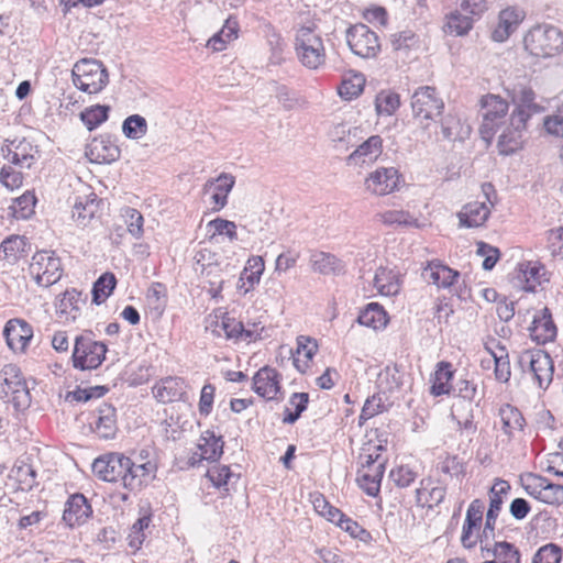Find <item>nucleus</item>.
<instances>
[{
  "label": "nucleus",
  "instance_id": "obj_35",
  "mask_svg": "<svg viewBox=\"0 0 563 563\" xmlns=\"http://www.w3.org/2000/svg\"><path fill=\"white\" fill-rule=\"evenodd\" d=\"M453 375L454 371L451 363L444 361L439 362L433 374L430 394L434 397L449 395L452 389L451 380Z\"/></svg>",
  "mask_w": 563,
  "mask_h": 563
},
{
  "label": "nucleus",
  "instance_id": "obj_9",
  "mask_svg": "<svg viewBox=\"0 0 563 563\" xmlns=\"http://www.w3.org/2000/svg\"><path fill=\"white\" fill-rule=\"evenodd\" d=\"M507 112L508 102L501 97L496 95H486L481 99V114L483 123L479 132L484 140L492 139Z\"/></svg>",
  "mask_w": 563,
  "mask_h": 563
},
{
  "label": "nucleus",
  "instance_id": "obj_20",
  "mask_svg": "<svg viewBox=\"0 0 563 563\" xmlns=\"http://www.w3.org/2000/svg\"><path fill=\"white\" fill-rule=\"evenodd\" d=\"M383 153V139L372 135L360 144L346 158L347 165L362 166L373 164Z\"/></svg>",
  "mask_w": 563,
  "mask_h": 563
},
{
  "label": "nucleus",
  "instance_id": "obj_10",
  "mask_svg": "<svg viewBox=\"0 0 563 563\" xmlns=\"http://www.w3.org/2000/svg\"><path fill=\"white\" fill-rule=\"evenodd\" d=\"M530 119V113L525 111H512L509 124L503 130L498 137L499 152L504 155H509L519 150L523 143V132L527 128V122Z\"/></svg>",
  "mask_w": 563,
  "mask_h": 563
},
{
  "label": "nucleus",
  "instance_id": "obj_50",
  "mask_svg": "<svg viewBox=\"0 0 563 563\" xmlns=\"http://www.w3.org/2000/svg\"><path fill=\"white\" fill-rule=\"evenodd\" d=\"M121 216L124 219L128 232L134 239H141L144 232V218L142 213L134 208L125 207L121 210Z\"/></svg>",
  "mask_w": 563,
  "mask_h": 563
},
{
  "label": "nucleus",
  "instance_id": "obj_4",
  "mask_svg": "<svg viewBox=\"0 0 563 563\" xmlns=\"http://www.w3.org/2000/svg\"><path fill=\"white\" fill-rule=\"evenodd\" d=\"M157 464L146 460L144 451L136 459L126 456L121 485L131 493H139L156 478Z\"/></svg>",
  "mask_w": 563,
  "mask_h": 563
},
{
  "label": "nucleus",
  "instance_id": "obj_52",
  "mask_svg": "<svg viewBox=\"0 0 563 563\" xmlns=\"http://www.w3.org/2000/svg\"><path fill=\"white\" fill-rule=\"evenodd\" d=\"M36 198L32 192L26 191L13 200L10 209L16 219H27L34 213Z\"/></svg>",
  "mask_w": 563,
  "mask_h": 563
},
{
  "label": "nucleus",
  "instance_id": "obj_24",
  "mask_svg": "<svg viewBox=\"0 0 563 563\" xmlns=\"http://www.w3.org/2000/svg\"><path fill=\"white\" fill-rule=\"evenodd\" d=\"M483 556L493 555L495 563H520L521 554L519 549L507 541H495L490 544V541H484L482 544Z\"/></svg>",
  "mask_w": 563,
  "mask_h": 563
},
{
  "label": "nucleus",
  "instance_id": "obj_28",
  "mask_svg": "<svg viewBox=\"0 0 563 563\" xmlns=\"http://www.w3.org/2000/svg\"><path fill=\"white\" fill-rule=\"evenodd\" d=\"M423 278L442 288H450L459 278L460 273L442 264L440 261H431L423 269Z\"/></svg>",
  "mask_w": 563,
  "mask_h": 563
},
{
  "label": "nucleus",
  "instance_id": "obj_1",
  "mask_svg": "<svg viewBox=\"0 0 563 563\" xmlns=\"http://www.w3.org/2000/svg\"><path fill=\"white\" fill-rule=\"evenodd\" d=\"M525 47L537 57H552L563 51V32L552 24H538L523 38Z\"/></svg>",
  "mask_w": 563,
  "mask_h": 563
},
{
  "label": "nucleus",
  "instance_id": "obj_30",
  "mask_svg": "<svg viewBox=\"0 0 563 563\" xmlns=\"http://www.w3.org/2000/svg\"><path fill=\"white\" fill-rule=\"evenodd\" d=\"M90 159L109 164L119 159L121 151L109 137H95L88 146Z\"/></svg>",
  "mask_w": 563,
  "mask_h": 563
},
{
  "label": "nucleus",
  "instance_id": "obj_64",
  "mask_svg": "<svg viewBox=\"0 0 563 563\" xmlns=\"http://www.w3.org/2000/svg\"><path fill=\"white\" fill-rule=\"evenodd\" d=\"M542 503L551 506L563 505V485L554 484L545 477Z\"/></svg>",
  "mask_w": 563,
  "mask_h": 563
},
{
  "label": "nucleus",
  "instance_id": "obj_16",
  "mask_svg": "<svg viewBox=\"0 0 563 563\" xmlns=\"http://www.w3.org/2000/svg\"><path fill=\"white\" fill-rule=\"evenodd\" d=\"M400 181V175L395 167H382L369 174L365 179L368 191L375 195H388L394 191Z\"/></svg>",
  "mask_w": 563,
  "mask_h": 563
},
{
  "label": "nucleus",
  "instance_id": "obj_47",
  "mask_svg": "<svg viewBox=\"0 0 563 563\" xmlns=\"http://www.w3.org/2000/svg\"><path fill=\"white\" fill-rule=\"evenodd\" d=\"M544 272V267L539 263L528 262L527 264H522L520 273L525 282L523 289L526 291H536L537 286L542 282Z\"/></svg>",
  "mask_w": 563,
  "mask_h": 563
},
{
  "label": "nucleus",
  "instance_id": "obj_8",
  "mask_svg": "<svg viewBox=\"0 0 563 563\" xmlns=\"http://www.w3.org/2000/svg\"><path fill=\"white\" fill-rule=\"evenodd\" d=\"M345 40L352 53L362 58H374L380 51L378 35L363 23L351 25Z\"/></svg>",
  "mask_w": 563,
  "mask_h": 563
},
{
  "label": "nucleus",
  "instance_id": "obj_48",
  "mask_svg": "<svg viewBox=\"0 0 563 563\" xmlns=\"http://www.w3.org/2000/svg\"><path fill=\"white\" fill-rule=\"evenodd\" d=\"M446 489L443 486H435L431 489L427 488H417L416 497L417 504L421 507L433 508L439 506L445 498Z\"/></svg>",
  "mask_w": 563,
  "mask_h": 563
},
{
  "label": "nucleus",
  "instance_id": "obj_57",
  "mask_svg": "<svg viewBox=\"0 0 563 563\" xmlns=\"http://www.w3.org/2000/svg\"><path fill=\"white\" fill-rule=\"evenodd\" d=\"M222 329L228 338H236L247 341H252L254 339L253 334L256 332V329L247 330L244 328L242 322L230 318L222 320Z\"/></svg>",
  "mask_w": 563,
  "mask_h": 563
},
{
  "label": "nucleus",
  "instance_id": "obj_56",
  "mask_svg": "<svg viewBox=\"0 0 563 563\" xmlns=\"http://www.w3.org/2000/svg\"><path fill=\"white\" fill-rule=\"evenodd\" d=\"M562 549L555 543H548L538 549L532 563H561Z\"/></svg>",
  "mask_w": 563,
  "mask_h": 563
},
{
  "label": "nucleus",
  "instance_id": "obj_37",
  "mask_svg": "<svg viewBox=\"0 0 563 563\" xmlns=\"http://www.w3.org/2000/svg\"><path fill=\"white\" fill-rule=\"evenodd\" d=\"M441 131L445 140L464 141L470 136L472 129L456 115L446 114L441 120Z\"/></svg>",
  "mask_w": 563,
  "mask_h": 563
},
{
  "label": "nucleus",
  "instance_id": "obj_46",
  "mask_svg": "<svg viewBox=\"0 0 563 563\" xmlns=\"http://www.w3.org/2000/svg\"><path fill=\"white\" fill-rule=\"evenodd\" d=\"M109 111V106H92L81 111L80 120L89 131H92L108 120Z\"/></svg>",
  "mask_w": 563,
  "mask_h": 563
},
{
  "label": "nucleus",
  "instance_id": "obj_27",
  "mask_svg": "<svg viewBox=\"0 0 563 563\" xmlns=\"http://www.w3.org/2000/svg\"><path fill=\"white\" fill-rule=\"evenodd\" d=\"M530 371L540 389H548L553 380L554 362L551 354H531Z\"/></svg>",
  "mask_w": 563,
  "mask_h": 563
},
{
  "label": "nucleus",
  "instance_id": "obj_44",
  "mask_svg": "<svg viewBox=\"0 0 563 563\" xmlns=\"http://www.w3.org/2000/svg\"><path fill=\"white\" fill-rule=\"evenodd\" d=\"M117 286V278L112 273L102 274L92 286V302L101 305L113 292Z\"/></svg>",
  "mask_w": 563,
  "mask_h": 563
},
{
  "label": "nucleus",
  "instance_id": "obj_62",
  "mask_svg": "<svg viewBox=\"0 0 563 563\" xmlns=\"http://www.w3.org/2000/svg\"><path fill=\"white\" fill-rule=\"evenodd\" d=\"M438 470L450 477L463 476L465 467L457 455H446L438 464Z\"/></svg>",
  "mask_w": 563,
  "mask_h": 563
},
{
  "label": "nucleus",
  "instance_id": "obj_29",
  "mask_svg": "<svg viewBox=\"0 0 563 563\" xmlns=\"http://www.w3.org/2000/svg\"><path fill=\"white\" fill-rule=\"evenodd\" d=\"M154 397L164 404L180 400L185 395V382L179 377H166L153 387Z\"/></svg>",
  "mask_w": 563,
  "mask_h": 563
},
{
  "label": "nucleus",
  "instance_id": "obj_51",
  "mask_svg": "<svg viewBox=\"0 0 563 563\" xmlns=\"http://www.w3.org/2000/svg\"><path fill=\"white\" fill-rule=\"evenodd\" d=\"M122 131L128 139L140 140L147 132V122L142 115L132 114L123 121Z\"/></svg>",
  "mask_w": 563,
  "mask_h": 563
},
{
  "label": "nucleus",
  "instance_id": "obj_38",
  "mask_svg": "<svg viewBox=\"0 0 563 563\" xmlns=\"http://www.w3.org/2000/svg\"><path fill=\"white\" fill-rule=\"evenodd\" d=\"M224 442L222 435L212 430H206L200 438L199 450L203 460L217 461L223 453Z\"/></svg>",
  "mask_w": 563,
  "mask_h": 563
},
{
  "label": "nucleus",
  "instance_id": "obj_39",
  "mask_svg": "<svg viewBox=\"0 0 563 563\" xmlns=\"http://www.w3.org/2000/svg\"><path fill=\"white\" fill-rule=\"evenodd\" d=\"M29 247L30 244L24 236L11 235L1 243L0 257L13 264L26 253Z\"/></svg>",
  "mask_w": 563,
  "mask_h": 563
},
{
  "label": "nucleus",
  "instance_id": "obj_59",
  "mask_svg": "<svg viewBox=\"0 0 563 563\" xmlns=\"http://www.w3.org/2000/svg\"><path fill=\"white\" fill-rule=\"evenodd\" d=\"M106 360V354H71L73 366L80 371L95 369Z\"/></svg>",
  "mask_w": 563,
  "mask_h": 563
},
{
  "label": "nucleus",
  "instance_id": "obj_15",
  "mask_svg": "<svg viewBox=\"0 0 563 563\" xmlns=\"http://www.w3.org/2000/svg\"><path fill=\"white\" fill-rule=\"evenodd\" d=\"M87 303V296L77 289H67L56 301V314L64 322H74L81 314Z\"/></svg>",
  "mask_w": 563,
  "mask_h": 563
},
{
  "label": "nucleus",
  "instance_id": "obj_42",
  "mask_svg": "<svg viewBox=\"0 0 563 563\" xmlns=\"http://www.w3.org/2000/svg\"><path fill=\"white\" fill-rule=\"evenodd\" d=\"M238 21L235 19L229 18L225 20L222 29L208 41V46L216 52L223 51L227 43L238 37Z\"/></svg>",
  "mask_w": 563,
  "mask_h": 563
},
{
  "label": "nucleus",
  "instance_id": "obj_7",
  "mask_svg": "<svg viewBox=\"0 0 563 563\" xmlns=\"http://www.w3.org/2000/svg\"><path fill=\"white\" fill-rule=\"evenodd\" d=\"M29 272L38 286L49 287L62 277L60 260L53 251H38L32 256Z\"/></svg>",
  "mask_w": 563,
  "mask_h": 563
},
{
  "label": "nucleus",
  "instance_id": "obj_21",
  "mask_svg": "<svg viewBox=\"0 0 563 563\" xmlns=\"http://www.w3.org/2000/svg\"><path fill=\"white\" fill-rule=\"evenodd\" d=\"M253 390L261 397L273 400L280 391L279 375L276 369L264 366L253 377Z\"/></svg>",
  "mask_w": 563,
  "mask_h": 563
},
{
  "label": "nucleus",
  "instance_id": "obj_32",
  "mask_svg": "<svg viewBox=\"0 0 563 563\" xmlns=\"http://www.w3.org/2000/svg\"><path fill=\"white\" fill-rule=\"evenodd\" d=\"M373 283L377 291L386 297L396 296L402 285L399 273L386 267H379L376 271Z\"/></svg>",
  "mask_w": 563,
  "mask_h": 563
},
{
  "label": "nucleus",
  "instance_id": "obj_14",
  "mask_svg": "<svg viewBox=\"0 0 563 563\" xmlns=\"http://www.w3.org/2000/svg\"><path fill=\"white\" fill-rule=\"evenodd\" d=\"M92 432L102 440L114 439L118 432L117 410L112 405L102 404L92 415Z\"/></svg>",
  "mask_w": 563,
  "mask_h": 563
},
{
  "label": "nucleus",
  "instance_id": "obj_43",
  "mask_svg": "<svg viewBox=\"0 0 563 563\" xmlns=\"http://www.w3.org/2000/svg\"><path fill=\"white\" fill-rule=\"evenodd\" d=\"M12 476L19 483L21 490L30 492L37 485L36 471L31 464L25 463L24 461H20L13 466Z\"/></svg>",
  "mask_w": 563,
  "mask_h": 563
},
{
  "label": "nucleus",
  "instance_id": "obj_41",
  "mask_svg": "<svg viewBox=\"0 0 563 563\" xmlns=\"http://www.w3.org/2000/svg\"><path fill=\"white\" fill-rule=\"evenodd\" d=\"M474 19L460 10L451 12L446 16L444 32L453 36L466 35L473 27Z\"/></svg>",
  "mask_w": 563,
  "mask_h": 563
},
{
  "label": "nucleus",
  "instance_id": "obj_5",
  "mask_svg": "<svg viewBox=\"0 0 563 563\" xmlns=\"http://www.w3.org/2000/svg\"><path fill=\"white\" fill-rule=\"evenodd\" d=\"M75 87L87 93H98L108 84V71L97 59L84 58L71 70Z\"/></svg>",
  "mask_w": 563,
  "mask_h": 563
},
{
  "label": "nucleus",
  "instance_id": "obj_12",
  "mask_svg": "<svg viewBox=\"0 0 563 563\" xmlns=\"http://www.w3.org/2000/svg\"><path fill=\"white\" fill-rule=\"evenodd\" d=\"M511 487L507 481L497 478L489 490V507L486 512L484 528L482 530V544L484 541H492L495 538L497 518L504 504V496Z\"/></svg>",
  "mask_w": 563,
  "mask_h": 563
},
{
  "label": "nucleus",
  "instance_id": "obj_40",
  "mask_svg": "<svg viewBox=\"0 0 563 563\" xmlns=\"http://www.w3.org/2000/svg\"><path fill=\"white\" fill-rule=\"evenodd\" d=\"M357 321L361 325L379 330L386 327L388 318L386 311L379 303L371 302L361 311Z\"/></svg>",
  "mask_w": 563,
  "mask_h": 563
},
{
  "label": "nucleus",
  "instance_id": "obj_31",
  "mask_svg": "<svg viewBox=\"0 0 563 563\" xmlns=\"http://www.w3.org/2000/svg\"><path fill=\"white\" fill-rule=\"evenodd\" d=\"M490 214V208L485 201H472L466 203L459 212L460 225L465 228H478L483 225Z\"/></svg>",
  "mask_w": 563,
  "mask_h": 563
},
{
  "label": "nucleus",
  "instance_id": "obj_17",
  "mask_svg": "<svg viewBox=\"0 0 563 563\" xmlns=\"http://www.w3.org/2000/svg\"><path fill=\"white\" fill-rule=\"evenodd\" d=\"M92 515L91 505L88 499L80 493L73 494L65 503L63 512V521L70 528L81 526Z\"/></svg>",
  "mask_w": 563,
  "mask_h": 563
},
{
  "label": "nucleus",
  "instance_id": "obj_13",
  "mask_svg": "<svg viewBox=\"0 0 563 563\" xmlns=\"http://www.w3.org/2000/svg\"><path fill=\"white\" fill-rule=\"evenodd\" d=\"M126 456L122 453H106L92 462L91 470L103 482L121 483Z\"/></svg>",
  "mask_w": 563,
  "mask_h": 563
},
{
  "label": "nucleus",
  "instance_id": "obj_61",
  "mask_svg": "<svg viewBox=\"0 0 563 563\" xmlns=\"http://www.w3.org/2000/svg\"><path fill=\"white\" fill-rule=\"evenodd\" d=\"M343 531L350 534L353 539H357L364 543H369L373 538L369 531L363 528L357 521L353 520L350 517H345V519L339 526Z\"/></svg>",
  "mask_w": 563,
  "mask_h": 563
},
{
  "label": "nucleus",
  "instance_id": "obj_23",
  "mask_svg": "<svg viewBox=\"0 0 563 563\" xmlns=\"http://www.w3.org/2000/svg\"><path fill=\"white\" fill-rule=\"evenodd\" d=\"M101 200L95 192L86 196H77L74 201L71 217L79 227H87L99 211Z\"/></svg>",
  "mask_w": 563,
  "mask_h": 563
},
{
  "label": "nucleus",
  "instance_id": "obj_3",
  "mask_svg": "<svg viewBox=\"0 0 563 563\" xmlns=\"http://www.w3.org/2000/svg\"><path fill=\"white\" fill-rule=\"evenodd\" d=\"M295 49L299 62L309 69H318L325 63V48L314 25L301 26L296 32Z\"/></svg>",
  "mask_w": 563,
  "mask_h": 563
},
{
  "label": "nucleus",
  "instance_id": "obj_19",
  "mask_svg": "<svg viewBox=\"0 0 563 563\" xmlns=\"http://www.w3.org/2000/svg\"><path fill=\"white\" fill-rule=\"evenodd\" d=\"M235 184L231 174L222 173L217 178H210L203 185V194H211L213 210H221L228 202V195Z\"/></svg>",
  "mask_w": 563,
  "mask_h": 563
},
{
  "label": "nucleus",
  "instance_id": "obj_53",
  "mask_svg": "<svg viewBox=\"0 0 563 563\" xmlns=\"http://www.w3.org/2000/svg\"><path fill=\"white\" fill-rule=\"evenodd\" d=\"M365 85V78L361 74L345 78L339 87V95L345 100H352L358 97Z\"/></svg>",
  "mask_w": 563,
  "mask_h": 563
},
{
  "label": "nucleus",
  "instance_id": "obj_18",
  "mask_svg": "<svg viewBox=\"0 0 563 563\" xmlns=\"http://www.w3.org/2000/svg\"><path fill=\"white\" fill-rule=\"evenodd\" d=\"M3 335L10 350L24 352L33 338V329L24 320L11 319L4 327Z\"/></svg>",
  "mask_w": 563,
  "mask_h": 563
},
{
  "label": "nucleus",
  "instance_id": "obj_49",
  "mask_svg": "<svg viewBox=\"0 0 563 563\" xmlns=\"http://www.w3.org/2000/svg\"><path fill=\"white\" fill-rule=\"evenodd\" d=\"M400 106L399 96L393 91H380L375 98V110L378 115H391Z\"/></svg>",
  "mask_w": 563,
  "mask_h": 563
},
{
  "label": "nucleus",
  "instance_id": "obj_54",
  "mask_svg": "<svg viewBox=\"0 0 563 563\" xmlns=\"http://www.w3.org/2000/svg\"><path fill=\"white\" fill-rule=\"evenodd\" d=\"M108 352L107 345L101 341H96L92 332H85L77 335L74 340L73 352Z\"/></svg>",
  "mask_w": 563,
  "mask_h": 563
},
{
  "label": "nucleus",
  "instance_id": "obj_36",
  "mask_svg": "<svg viewBox=\"0 0 563 563\" xmlns=\"http://www.w3.org/2000/svg\"><path fill=\"white\" fill-rule=\"evenodd\" d=\"M385 472V463L377 464L373 470H361L357 473L358 486L371 497H376Z\"/></svg>",
  "mask_w": 563,
  "mask_h": 563
},
{
  "label": "nucleus",
  "instance_id": "obj_11",
  "mask_svg": "<svg viewBox=\"0 0 563 563\" xmlns=\"http://www.w3.org/2000/svg\"><path fill=\"white\" fill-rule=\"evenodd\" d=\"M485 504L482 499H474L468 505L465 520L462 527L461 543L465 549H474L479 542L482 544V523Z\"/></svg>",
  "mask_w": 563,
  "mask_h": 563
},
{
  "label": "nucleus",
  "instance_id": "obj_55",
  "mask_svg": "<svg viewBox=\"0 0 563 563\" xmlns=\"http://www.w3.org/2000/svg\"><path fill=\"white\" fill-rule=\"evenodd\" d=\"M454 391L456 393L460 400L453 405H459L462 408H472V401L474 400L477 393V386L474 384V382L461 379L456 383Z\"/></svg>",
  "mask_w": 563,
  "mask_h": 563
},
{
  "label": "nucleus",
  "instance_id": "obj_60",
  "mask_svg": "<svg viewBox=\"0 0 563 563\" xmlns=\"http://www.w3.org/2000/svg\"><path fill=\"white\" fill-rule=\"evenodd\" d=\"M517 99L518 106L514 111H525L526 113H530L531 117L533 113H538L542 109L534 102L536 93L530 88H521Z\"/></svg>",
  "mask_w": 563,
  "mask_h": 563
},
{
  "label": "nucleus",
  "instance_id": "obj_45",
  "mask_svg": "<svg viewBox=\"0 0 563 563\" xmlns=\"http://www.w3.org/2000/svg\"><path fill=\"white\" fill-rule=\"evenodd\" d=\"M207 477L217 488H223L225 492L229 490V485L231 483L238 482L240 475L234 474L231 468L227 465H213L208 468Z\"/></svg>",
  "mask_w": 563,
  "mask_h": 563
},
{
  "label": "nucleus",
  "instance_id": "obj_2",
  "mask_svg": "<svg viewBox=\"0 0 563 563\" xmlns=\"http://www.w3.org/2000/svg\"><path fill=\"white\" fill-rule=\"evenodd\" d=\"M1 395L15 411H24L31 405V391L21 369L14 364L4 365L0 372Z\"/></svg>",
  "mask_w": 563,
  "mask_h": 563
},
{
  "label": "nucleus",
  "instance_id": "obj_63",
  "mask_svg": "<svg viewBox=\"0 0 563 563\" xmlns=\"http://www.w3.org/2000/svg\"><path fill=\"white\" fill-rule=\"evenodd\" d=\"M389 478L397 487L406 488L416 481L417 473L407 465H400L390 471Z\"/></svg>",
  "mask_w": 563,
  "mask_h": 563
},
{
  "label": "nucleus",
  "instance_id": "obj_25",
  "mask_svg": "<svg viewBox=\"0 0 563 563\" xmlns=\"http://www.w3.org/2000/svg\"><path fill=\"white\" fill-rule=\"evenodd\" d=\"M3 157L14 165L30 168L34 163L33 146L25 140L11 141L1 147Z\"/></svg>",
  "mask_w": 563,
  "mask_h": 563
},
{
  "label": "nucleus",
  "instance_id": "obj_26",
  "mask_svg": "<svg viewBox=\"0 0 563 563\" xmlns=\"http://www.w3.org/2000/svg\"><path fill=\"white\" fill-rule=\"evenodd\" d=\"M529 330L531 339L538 344H545L555 338L556 327L548 308H543L533 317Z\"/></svg>",
  "mask_w": 563,
  "mask_h": 563
},
{
  "label": "nucleus",
  "instance_id": "obj_6",
  "mask_svg": "<svg viewBox=\"0 0 563 563\" xmlns=\"http://www.w3.org/2000/svg\"><path fill=\"white\" fill-rule=\"evenodd\" d=\"M411 108L415 119L428 128L442 113L444 102L434 87L421 86L411 96Z\"/></svg>",
  "mask_w": 563,
  "mask_h": 563
},
{
  "label": "nucleus",
  "instance_id": "obj_34",
  "mask_svg": "<svg viewBox=\"0 0 563 563\" xmlns=\"http://www.w3.org/2000/svg\"><path fill=\"white\" fill-rule=\"evenodd\" d=\"M498 416L501 421V430L509 440L514 438L516 431L523 430L526 420L517 407L505 404L499 408Z\"/></svg>",
  "mask_w": 563,
  "mask_h": 563
},
{
  "label": "nucleus",
  "instance_id": "obj_22",
  "mask_svg": "<svg viewBox=\"0 0 563 563\" xmlns=\"http://www.w3.org/2000/svg\"><path fill=\"white\" fill-rule=\"evenodd\" d=\"M525 19L523 10L517 7H509L500 11L498 24L492 33L495 42L506 41L514 33Z\"/></svg>",
  "mask_w": 563,
  "mask_h": 563
},
{
  "label": "nucleus",
  "instance_id": "obj_33",
  "mask_svg": "<svg viewBox=\"0 0 563 563\" xmlns=\"http://www.w3.org/2000/svg\"><path fill=\"white\" fill-rule=\"evenodd\" d=\"M309 263L313 272L322 275L340 274L344 271V265L340 258L322 251L311 252Z\"/></svg>",
  "mask_w": 563,
  "mask_h": 563
},
{
  "label": "nucleus",
  "instance_id": "obj_58",
  "mask_svg": "<svg viewBox=\"0 0 563 563\" xmlns=\"http://www.w3.org/2000/svg\"><path fill=\"white\" fill-rule=\"evenodd\" d=\"M151 522V515H144L141 518H139L133 526L131 527L130 533H129V545L134 549H140L144 539V529H146L150 526Z\"/></svg>",
  "mask_w": 563,
  "mask_h": 563
}]
</instances>
